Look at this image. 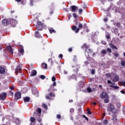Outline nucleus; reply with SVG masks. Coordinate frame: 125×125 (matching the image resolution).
Instances as JSON below:
<instances>
[{"label":"nucleus","mask_w":125,"mask_h":125,"mask_svg":"<svg viewBox=\"0 0 125 125\" xmlns=\"http://www.w3.org/2000/svg\"><path fill=\"white\" fill-rule=\"evenodd\" d=\"M102 44H104V45H106V42H105L104 41H102Z\"/></svg>","instance_id":"603ef678"},{"label":"nucleus","mask_w":125,"mask_h":125,"mask_svg":"<svg viewBox=\"0 0 125 125\" xmlns=\"http://www.w3.org/2000/svg\"><path fill=\"white\" fill-rule=\"evenodd\" d=\"M109 86H110V87H113V88H114V89H118V88H120V87H119V86L110 85Z\"/></svg>","instance_id":"b1692460"},{"label":"nucleus","mask_w":125,"mask_h":125,"mask_svg":"<svg viewBox=\"0 0 125 125\" xmlns=\"http://www.w3.org/2000/svg\"><path fill=\"white\" fill-rule=\"evenodd\" d=\"M72 15H73V17H74V18H77V14H76V13H73V14H72Z\"/></svg>","instance_id":"a18cd8bd"},{"label":"nucleus","mask_w":125,"mask_h":125,"mask_svg":"<svg viewBox=\"0 0 125 125\" xmlns=\"http://www.w3.org/2000/svg\"><path fill=\"white\" fill-rule=\"evenodd\" d=\"M36 75H37V70H33L31 71V74L30 75L31 77H34V76H36Z\"/></svg>","instance_id":"dca6fc26"},{"label":"nucleus","mask_w":125,"mask_h":125,"mask_svg":"<svg viewBox=\"0 0 125 125\" xmlns=\"http://www.w3.org/2000/svg\"><path fill=\"white\" fill-rule=\"evenodd\" d=\"M78 27L79 28H77V26L74 25L72 28V30L74 31V32H75L76 34H78V32L80 31V30H82V28H83V24L80 22L78 24Z\"/></svg>","instance_id":"f03ea898"},{"label":"nucleus","mask_w":125,"mask_h":125,"mask_svg":"<svg viewBox=\"0 0 125 125\" xmlns=\"http://www.w3.org/2000/svg\"><path fill=\"white\" fill-rule=\"evenodd\" d=\"M23 101H24V102H29L30 101V98L28 97L24 98Z\"/></svg>","instance_id":"5701e85b"},{"label":"nucleus","mask_w":125,"mask_h":125,"mask_svg":"<svg viewBox=\"0 0 125 125\" xmlns=\"http://www.w3.org/2000/svg\"><path fill=\"white\" fill-rule=\"evenodd\" d=\"M71 17H72V15H71V14H68V20H70Z\"/></svg>","instance_id":"de8ad7c7"},{"label":"nucleus","mask_w":125,"mask_h":125,"mask_svg":"<svg viewBox=\"0 0 125 125\" xmlns=\"http://www.w3.org/2000/svg\"><path fill=\"white\" fill-rule=\"evenodd\" d=\"M75 75H72V76L70 77L71 79H74V78H75Z\"/></svg>","instance_id":"052dcab7"},{"label":"nucleus","mask_w":125,"mask_h":125,"mask_svg":"<svg viewBox=\"0 0 125 125\" xmlns=\"http://www.w3.org/2000/svg\"><path fill=\"white\" fill-rule=\"evenodd\" d=\"M74 111H75L74 109V108H71V109H70V113H74Z\"/></svg>","instance_id":"49530a36"},{"label":"nucleus","mask_w":125,"mask_h":125,"mask_svg":"<svg viewBox=\"0 0 125 125\" xmlns=\"http://www.w3.org/2000/svg\"><path fill=\"white\" fill-rule=\"evenodd\" d=\"M35 37L36 38H41V35L39 33V31H36L35 32Z\"/></svg>","instance_id":"4be33fe9"},{"label":"nucleus","mask_w":125,"mask_h":125,"mask_svg":"<svg viewBox=\"0 0 125 125\" xmlns=\"http://www.w3.org/2000/svg\"><path fill=\"white\" fill-rule=\"evenodd\" d=\"M59 57V58H61V59H62V58L63 57V55L60 54Z\"/></svg>","instance_id":"864d4df0"},{"label":"nucleus","mask_w":125,"mask_h":125,"mask_svg":"<svg viewBox=\"0 0 125 125\" xmlns=\"http://www.w3.org/2000/svg\"><path fill=\"white\" fill-rule=\"evenodd\" d=\"M106 53L107 52L105 50H103L101 52V53L103 55V56L104 55L106 54Z\"/></svg>","instance_id":"cd10ccee"},{"label":"nucleus","mask_w":125,"mask_h":125,"mask_svg":"<svg viewBox=\"0 0 125 125\" xmlns=\"http://www.w3.org/2000/svg\"><path fill=\"white\" fill-rule=\"evenodd\" d=\"M43 107H44V108H45V109H47V105H46V104H43Z\"/></svg>","instance_id":"79ce46f5"},{"label":"nucleus","mask_w":125,"mask_h":125,"mask_svg":"<svg viewBox=\"0 0 125 125\" xmlns=\"http://www.w3.org/2000/svg\"><path fill=\"white\" fill-rule=\"evenodd\" d=\"M37 111H38V112H34L33 113V114L38 115V118H40V116H41L40 114L42 113V109L41 108H38L37 109Z\"/></svg>","instance_id":"0eeeda50"},{"label":"nucleus","mask_w":125,"mask_h":125,"mask_svg":"<svg viewBox=\"0 0 125 125\" xmlns=\"http://www.w3.org/2000/svg\"><path fill=\"white\" fill-rule=\"evenodd\" d=\"M121 65L122 66H125V62L124 61L121 62Z\"/></svg>","instance_id":"c03bdc74"},{"label":"nucleus","mask_w":125,"mask_h":125,"mask_svg":"<svg viewBox=\"0 0 125 125\" xmlns=\"http://www.w3.org/2000/svg\"><path fill=\"white\" fill-rule=\"evenodd\" d=\"M6 49H7V50H8V51H9V52L10 53V54H13V51L12 50V49L11 48V45L7 46Z\"/></svg>","instance_id":"f8f14e48"},{"label":"nucleus","mask_w":125,"mask_h":125,"mask_svg":"<svg viewBox=\"0 0 125 125\" xmlns=\"http://www.w3.org/2000/svg\"><path fill=\"white\" fill-rule=\"evenodd\" d=\"M77 8V6H76L75 5H72L70 6V10L71 11V12H76Z\"/></svg>","instance_id":"6e6552de"},{"label":"nucleus","mask_w":125,"mask_h":125,"mask_svg":"<svg viewBox=\"0 0 125 125\" xmlns=\"http://www.w3.org/2000/svg\"><path fill=\"white\" fill-rule=\"evenodd\" d=\"M5 73V69L1 66H0V74H4Z\"/></svg>","instance_id":"2eb2a0df"},{"label":"nucleus","mask_w":125,"mask_h":125,"mask_svg":"<svg viewBox=\"0 0 125 125\" xmlns=\"http://www.w3.org/2000/svg\"><path fill=\"white\" fill-rule=\"evenodd\" d=\"M112 121H113V123L114 124H117V123H118V120H117V116H116V115H113L112 116Z\"/></svg>","instance_id":"4468645a"},{"label":"nucleus","mask_w":125,"mask_h":125,"mask_svg":"<svg viewBox=\"0 0 125 125\" xmlns=\"http://www.w3.org/2000/svg\"><path fill=\"white\" fill-rule=\"evenodd\" d=\"M106 38L107 40H109L110 39V35H106Z\"/></svg>","instance_id":"680f3d73"},{"label":"nucleus","mask_w":125,"mask_h":125,"mask_svg":"<svg viewBox=\"0 0 125 125\" xmlns=\"http://www.w3.org/2000/svg\"><path fill=\"white\" fill-rule=\"evenodd\" d=\"M21 4L22 5L26 4V1L21 0Z\"/></svg>","instance_id":"8fccbe9b"},{"label":"nucleus","mask_w":125,"mask_h":125,"mask_svg":"<svg viewBox=\"0 0 125 125\" xmlns=\"http://www.w3.org/2000/svg\"><path fill=\"white\" fill-rule=\"evenodd\" d=\"M45 98H46V99H47L48 100H50V99H51V98H50V97L48 95H46L45 96Z\"/></svg>","instance_id":"2f4dec72"},{"label":"nucleus","mask_w":125,"mask_h":125,"mask_svg":"<svg viewBox=\"0 0 125 125\" xmlns=\"http://www.w3.org/2000/svg\"><path fill=\"white\" fill-rule=\"evenodd\" d=\"M42 66L44 69H47V64L45 63H42Z\"/></svg>","instance_id":"a878e982"},{"label":"nucleus","mask_w":125,"mask_h":125,"mask_svg":"<svg viewBox=\"0 0 125 125\" xmlns=\"http://www.w3.org/2000/svg\"><path fill=\"white\" fill-rule=\"evenodd\" d=\"M15 71L17 74H18V73H19V72L21 71V67H20V66H17L16 68L15 69Z\"/></svg>","instance_id":"f3484780"},{"label":"nucleus","mask_w":125,"mask_h":125,"mask_svg":"<svg viewBox=\"0 0 125 125\" xmlns=\"http://www.w3.org/2000/svg\"><path fill=\"white\" fill-rule=\"evenodd\" d=\"M30 121L32 123H35V121H36V118L34 117H31L30 119Z\"/></svg>","instance_id":"7c9ffc66"},{"label":"nucleus","mask_w":125,"mask_h":125,"mask_svg":"<svg viewBox=\"0 0 125 125\" xmlns=\"http://www.w3.org/2000/svg\"><path fill=\"white\" fill-rule=\"evenodd\" d=\"M52 82H55V81H56V78H55V77H52Z\"/></svg>","instance_id":"e433bc0d"},{"label":"nucleus","mask_w":125,"mask_h":125,"mask_svg":"<svg viewBox=\"0 0 125 125\" xmlns=\"http://www.w3.org/2000/svg\"><path fill=\"white\" fill-rule=\"evenodd\" d=\"M19 51L21 53V55H24V49L23 48H20Z\"/></svg>","instance_id":"412c9836"},{"label":"nucleus","mask_w":125,"mask_h":125,"mask_svg":"<svg viewBox=\"0 0 125 125\" xmlns=\"http://www.w3.org/2000/svg\"><path fill=\"white\" fill-rule=\"evenodd\" d=\"M34 2V1H33L32 0H31L30 1V5H33V3Z\"/></svg>","instance_id":"69168bd1"},{"label":"nucleus","mask_w":125,"mask_h":125,"mask_svg":"<svg viewBox=\"0 0 125 125\" xmlns=\"http://www.w3.org/2000/svg\"><path fill=\"white\" fill-rule=\"evenodd\" d=\"M83 82H81L79 83L78 84V85L80 86V87H82L83 86Z\"/></svg>","instance_id":"58836bf2"},{"label":"nucleus","mask_w":125,"mask_h":125,"mask_svg":"<svg viewBox=\"0 0 125 125\" xmlns=\"http://www.w3.org/2000/svg\"><path fill=\"white\" fill-rule=\"evenodd\" d=\"M107 52H109V53H111V49L110 48H108L107 49Z\"/></svg>","instance_id":"ea45409f"},{"label":"nucleus","mask_w":125,"mask_h":125,"mask_svg":"<svg viewBox=\"0 0 125 125\" xmlns=\"http://www.w3.org/2000/svg\"><path fill=\"white\" fill-rule=\"evenodd\" d=\"M40 78L42 79V80H44V79H45V77L44 75H41Z\"/></svg>","instance_id":"c9c22d12"},{"label":"nucleus","mask_w":125,"mask_h":125,"mask_svg":"<svg viewBox=\"0 0 125 125\" xmlns=\"http://www.w3.org/2000/svg\"><path fill=\"white\" fill-rule=\"evenodd\" d=\"M2 22L4 26H7V25H9V20L4 19L2 20Z\"/></svg>","instance_id":"1a4fd4ad"},{"label":"nucleus","mask_w":125,"mask_h":125,"mask_svg":"<svg viewBox=\"0 0 125 125\" xmlns=\"http://www.w3.org/2000/svg\"><path fill=\"white\" fill-rule=\"evenodd\" d=\"M32 93L34 95H36V96H38L39 94V91H38V90L37 89H35V90H32Z\"/></svg>","instance_id":"6ab92c4d"},{"label":"nucleus","mask_w":125,"mask_h":125,"mask_svg":"<svg viewBox=\"0 0 125 125\" xmlns=\"http://www.w3.org/2000/svg\"><path fill=\"white\" fill-rule=\"evenodd\" d=\"M15 98L16 99H20L21 98V93L17 92L15 95Z\"/></svg>","instance_id":"9b49d317"},{"label":"nucleus","mask_w":125,"mask_h":125,"mask_svg":"<svg viewBox=\"0 0 125 125\" xmlns=\"http://www.w3.org/2000/svg\"><path fill=\"white\" fill-rule=\"evenodd\" d=\"M115 57H119V54L118 53H114Z\"/></svg>","instance_id":"a19ab883"},{"label":"nucleus","mask_w":125,"mask_h":125,"mask_svg":"<svg viewBox=\"0 0 125 125\" xmlns=\"http://www.w3.org/2000/svg\"><path fill=\"white\" fill-rule=\"evenodd\" d=\"M9 22L12 27H15L17 24V21L13 19H9Z\"/></svg>","instance_id":"20e7f679"},{"label":"nucleus","mask_w":125,"mask_h":125,"mask_svg":"<svg viewBox=\"0 0 125 125\" xmlns=\"http://www.w3.org/2000/svg\"><path fill=\"white\" fill-rule=\"evenodd\" d=\"M49 96H50L51 97H55V95L53 93H49Z\"/></svg>","instance_id":"473e14b6"},{"label":"nucleus","mask_w":125,"mask_h":125,"mask_svg":"<svg viewBox=\"0 0 125 125\" xmlns=\"http://www.w3.org/2000/svg\"><path fill=\"white\" fill-rule=\"evenodd\" d=\"M87 91L90 93L92 92V89H91V88L88 87L87 88Z\"/></svg>","instance_id":"c756f323"},{"label":"nucleus","mask_w":125,"mask_h":125,"mask_svg":"<svg viewBox=\"0 0 125 125\" xmlns=\"http://www.w3.org/2000/svg\"><path fill=\"white\" fill-rule=\"evenodd\" d=\"M53 86H56V82H54L53 83Z\"/></svg>","instance_id":"e2e57ef3"},{"label":"nucleus","mask_w":125,"mask_h":125,"mask_svg":"<svg viewBox=\"0 0 125 125\" xmlns=\"http://www.w3.org/2000/svg\"><path fill=\"white\" fill-rule=\"evenodd\" d=\"M105 76L107 78H110L111 77V74L110 73H106Z\"/></svg>","instance_id":"72a5a7b5"},{"label":"nucleus","mask_w":125,"mask_h":125,"mask_svg":"<svg viewBox=\"0 0 125 125\" xmlns=\"http://www.w3.org/2000/svg\"><path fill=\"white\" fill-rule=\"evenodd\" d=\"M107 111L109 112H112L113 114L117 113V109L115 108L114 104H110L107 107Z\"/></svg>","instance_id":"7ed1b4c3"},{"label":"nucleus","mask_w":125,"mask_h":125,"mask_svg":"<svg viewBox=\"0 0 125 125\" xmlns=\"http://www.w3.org/2000/svg\"><path fill=\"white\" fill-rule=\"evenodd\" d=\"M49 31L50 34H52V33H56L55 30H54V29H53L52 28H49Z\"/></svg>","instance_id":"393cba45"},{"label":"nucleus","mask_w":125,"mask_h":125,"mask_svg":"<svg viewBox=\"0 0 125 125\" xmlns=\"http://www.w3.org/2000/svg\"><path fill=\"white\" fill-rule=\"evenodd\" d=\"M109 45L110 46V47H111V48H112L113 49H118V48H117V47L115 45H114V44H113L112 43H110L109 44Z\"/></svg>","instance_id":"a211bd4d"},{"label":"nucleus","mask_w":125,"mask_h":125,"mask_svg":"<svg viewBox=\"0 0 125 125\" xmlns=\"http://www.w3.org/2000/svg\"><path fill=\"white\" fill-rule=\"evenodd\" d=\"M68 51H69V52H71V51H72V49H71V48H69L68 49Z\"/></svg>","instance_id":"774afa93"},{"label":"nucleus","mask_w":125,"mask_h":125,"mask_svg":"<svg viewBox=\"0 0 125 125\" xmlns=\"http://www.w3.org/2000/svg\"><path fill=\"white\" fill-rule=\"evenodd\" d=\"M104 22H107V21H108V19L105 18L104 19Z\"/></svg>","instance_id":"0e129e2a"},{"label":"nucleus","mask_w":125,"mask_h":125,"mask_svg":"<svg viewBox=\"0 0 125 125\" xmlns=\"http://www.w3.org/2000/svg\"><path fill=\"white\" fill-rule=\"evenodd\" d=\"M15 120H16V123H17V125H20V121L19 118H16Z\"/></svg>","instance_id":"bb28decb"},{"label":"nucleus","mask_w":125,"mask_h":125,"mask_svg":"<svg viewBox=\"0 0 125 125\" xmlns=\"http://www.w3.org/2000/svg\"><path fill=\"white\" fill-rule=\"evenodd\" d=\"M37 25L36 26L37 29L39 31L42 30V23L41 21H38Z\"/></svg>","instance_id":"39448f33"},{"label":"nucleus","mask_w":125,"mask_h":125,"mask_svg":"<svg viewBox=\"0 0 125 125\" xmlns=\"http://www.w3.org/2000/svg\"><path fill=\"white\" fill-rule=\"evenodd\" d=\"M5 97H6V93H2L0 96V100H5Z\"/></svg>","instance_id":"ddd939ff"},{"label":"nucleus","mask_w":125,"mask_h":125,"mask_svg":"<svg viewBox=\"0 0 125 125\" xmlns=\"http://www.w3.org/2000/svg\"><path fill=\"white\" fill-rule=\"evenodd\" d=\"M83 12V9H80L79 10V13H82Z\"/></svg>","instance_id":"bf43d9fd"},{"label":"nucleus","mask_w":125,"mask_h":125,"mask_svg":"<svg viewBox=\"0 0 125 125\" xmlns=\"http://www.w3.org/2000/svg\"><path fill=\"white\" fill-rule=\"evenodd\" d=\"M84 63L85 65H88V64H89V62L87 61H85Z\"/></svg>","instance_id":"5fc2aeb1"},{"label":"nucleus","mask_w":125,"mask_h":125,"mask_svg":"<svg viewBox=\"0 0 125 125\" xmlns=\"http://www.w3.org/2000/svg\"><path fill=\"white\" fill-rule=\"evenodd\" d=\"M87 114L91 115V111H90V109L89 108H87Z\"/></svg>","instance_id":"f704fd0d"},{"label":"nucleus","mask_w":125,"mask_h":125,"mask_svg":"<svg viewBox=\"0 0 125 125\" xmlns=\"http://www.w3.org/2000/svg\"><path fill=\"white\" fill-rule=\"evenodd\" d=\"M57 119H61V115H60V114H58L57 115Z\"/></svg>","instance_id":"37998d69"},{"label":"nucleus","mask_w":125,"mask_h":125,"mask_svg":"<svg viewBox=\"0 0 125 125\" xmlns=\"http://www.w3.org/2000/svg\"><path fill=\"white\" fill-rule=\"evenodd\" d=\"M89 47V46H87L86 44H84L82 48H86V49H87V48H88Z\"/></svg>","instance_id":"c85d7f7f"},{"label":"nucleus","mask_w":125,"mask_h":125,"mask_svg":"<svg viewBox=\"0 0 125 125\" xmlns=\"http://www.w3.org/2000/svg\"><path fill=\"white\" fill-rule=\"evenodd\" d=\"M90 54H92V50L90 49H88L87 50H86V52L85 53V56H86V57H89V55H90Z\"/></svg>","instance_id":"423d86ee"},{"label":"nucleus","mask_w":125,"mask_h":125,"mask_svg":"<svg viewBox=\"0 0 125 125\" xmlns=\"http://www.w3.org/2000/svg\"><path fill=\"white\" fill-rule=\"evenodd\" d=\"M9 119H10V116H7L5 118H2V121L3 123H7L8 121H9Z\"/></svg>","instance_id":"9d476101"},{"label":"nucleus","mask_w":125,"mask_h":125,"mask_svg":"<svg viewBox=\"0 0 125 125\" xmlns=\"http://www.w3.org/2000/svg\"><path fill=\"white\" fill-rule=\"evenodd\" d=\"M103 124L104 125H107V124H108V120H104V121L103 122Z\"/></svg>","instance_id":"4c0bfd02"},{"label":"nucleus","mask_w":125,"mask_h":125,"mask_svg":"<svg viewBox=\"0 0 125 125\" xmlns=\"http://www.w3.org/2000/svg\"><path fill=\"white\" fill-rule=\"evenodd\" d=\"M107 83H112V82H111V81H110V80H108V81H107Z\"/></svg>","instance_id":"338daca9"},{"label":"nucleus","mask_w":125,"mask_h":125,"mask_svg":"<svg viewBox=\"0 0 125 125\" xmlns=\"http://www.w3.org/2000/svg\"><path fill=\"white\" fill-rule=\"evenodd\" d=\"M123 114L125 115V106L123 108Z\"/></svg>","instance_id":"6e6d98bb"},{"label":"nucleus","mask_w":125,"mask_h":125,"mask_svg":"<svg viewBox=\"0 0 125 125\" xmlns=\"http://www.w3.org/2000/svg\"><path fill=\"white\" fill-rule=\"evenodd\" d=\"M91 74H92V75H94L95 74V70H92L91 71Z\"/></svg>","instance_id":"09e8293b"},{"label":"nucleus","mask_w":125,"mask_h":125,"mask_svg":"<svg viewBox=\"0 0 125 125\" xmlns=\"http://www.w3.org/2000/svg\"><path fill=\"white\" fill-rule=\"evenodd\" d=\"M63 74L64 75H67V74H68V72L67 71H66V70H64L63 71Z\"/></svg>","instance_id":"3c124183"},{"label":"nucleus","mask_w":125,"mask_h":125,"mask_svg":"<svg viewBox=\"0 0 125 125\" xmlns=\"http://www.w3.org/2000/svg\"><path fill=\"white\" fill-rule=\"evenodd\" d=\"M101 97L102 98H104V103H109V96H108V94H107V93L103 92L101 94Z\"/></svg>","instance_id":"f257e3e1"},{"label":"nucleus","mask_w":125,"mask_h":125,"mask_svg":"<svg viewBox=\"0 0 125 125\" xmlns=\"http://www.w3.org/2000/svg\"><path fill=\"white\" fill-rule=\"evenodd\" d=\"M120 92L122 93V94H125V90H121Z\"/></svg>","instance_id":"4d7b16f0"},{"label":"nucleus","mask_w":125,"mask_h":125,"mask_svg":"<svg viewBox=\"0 0 125 125\" xmlns=\"http://www.w3.org/2000/svg\"><path fill=\"white\" fill-rule=\"evenodd\" d=\"M120 80V78L119 77V76L116 75L114 76V78L113 79V82H118Z\"/></svg>","instance_id":"aec40b11"},{"label":"nucleus","mask_w":125,"mask_h":125,"mask_svg":"<svg viewBox=\"0 0 125 125\" xmlns=\"http://www.w3.org/2000/svg\"><path fill=\"white\" fill-rule=\"evenodd\" d=\"M121 83H122V85H124L125 87V82H122Z\"/></svg>","instance_id":"13d9d810"}]
</instances>
